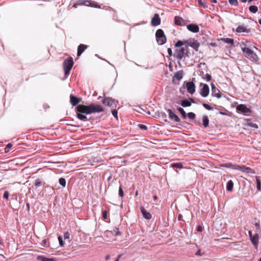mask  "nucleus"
<instances>
[{"instance_id": "obj_49", "label": "nucleus", "mask_w": 261, "mask_h": 261, "mask_svg": "<svg viewBox=\"0 0 261 261\" xmlns=\"http://www.w3.org/2000/svg\"><path fill=\"white\" fill-rule=\"evenodd\" d=\"M102 218L104 220L107 219V212L106 211L102 212Z\"/></svg>"}, {"instance_id": "obj_39", "label": "nucleus", "mask_w": 261, "mask_h": 261, "mask_svg": "<svg viewBox=\"0 0 261 261\" xmlns=\"http://www.w3.org/2000/svg\"><path fill=\"white\" fill-rule=\"evenodd\" d=\"M64 240L70 242V233L68 232H66L64 234Z\"/></svg>"}, {"instance_id": "obj_32", "label": "nucleus", "mask_w": 261, "mask_h": 261, "mask_svg": "<svg viewBox=\"0 0 261 261\" xmlns=\"http://www.w3.org/2000/svg\"><path fill=\"white\" fill-rule=\"evenodd\" d=\"M177 110L181 114L182 118L184 119H186L187 115H186V113L185 111H184V110L181 108H178Z\"/></svg>"}, {"instance_id": "obj_18", "label": "nucleus", "mask_w": 261, "mask_h": 261, "mask_svg": "<svg viewBox=\"0 0 261 261\" xmlns=\"http://www.w3.org/2000/svg\"><path fill=\"white\" fill-rule=\"evenodd\" d=\"M82 100L81 98H77L72 94L70 96V101L73 106L77 105Z\"/></svg>"}, {"instance_id": "obj_1", "label": "nucleus", "mask_w": 261, "mask_h": 261, "mask_svg": "<svg viewBox=\"0 0 261 261\" xmlns=\"http://www.w3.org/2000/svg\"><path fill=\"white\" fill-rule=\"evenodd\" d=\"M103 111L101 106L95 103H92L89 106L79 105L75 108L77 118L83 121L88 120L87 116L83 114L88 115L101 112Z\"/></svg>"}, {"instance_id": "obj_5", "label": "nucleus", "mask_w": 261, "mask_h": 261, "mask_svg": "<svg viewBox=\"0 0 261 261\" xmlns=\"http://www.w3.org/2000/svg\"><path fill=\"white\" fill-rule=\"evenodd\" d=\"M156 41L159 45H163L166 42V37L162 29H158L155 33Z\"/></svg>"}, {"instance_id": "obj_36", "label": "nucleus", "mask_w": 261, "mask_h": 261, "mask_svg": "<svg viewBox=\"0 0 261 261\" xmlns=\"http://www.w3.org/2000/svg\"><path fill=\"white\" fill-rule=\"evenodd\" d=\"M59 183L63 187H65L66 186V180L64 178H60L59 179Z\"/></svg>"}, {"instance_id": "obj_3", "label": "nucleus", "mask_w": 261, "mask_h": 261, "mask_svg": "<svg viewBox=\"0 0 261 261\" xmlns=\"http://www.w3.org/2000/svg\"><path fill=\"white\" fill-rule=\"evenodd\" d=\"M73 64L74 62L71 57H69L64 61L63 66L65 75H68L70 74Z\"/></svg>"}, {"instance_id": "obj_25", "label": "nucleus", "mask_w": 261, "mask_h": 261, "mask_svg": "<svg viewBox=\"0 0 261 261\" xmlns=\"http://www.w3.org/2000/svg\"><path fill=\"white\" fill-rule=\"evenodd\" d=\"M218 40H221L223 42H224V43H227V44H230L231 45H234V40H233V39H231V38H222L218 39Z\"/></svg>"}, {"instance_id": "obj_30", "label": "nucleus", "mask_w": 261, "mask_h": 261, "mask_svg": "<svg viewBox=\"0 0 261 261\" xmlns=\"http://www.w3.org/2000/svg\"><path fill=\"white\" fill-rule=\"evenodd\" d=\"M209 119L206 116H205L203 118V125L204 127H206L208 126Z\"/></svg>"}, {"instance_id": "obj_60", "label": "nucleus", "mask_w": 261, "mask_h": 261, "mask_svg": "<svg viewBox=\"0 0 261 261\" xmlns=\"http://www.w3.org/2000/svg\"><path fill=\"white\" fill-rule=\"evenodd\" d=\"M220 114L222 115H226V113H224V112H220L219 113Z\"/></svg>"}, {"instance_id": "obj_54", "label": "nucleus", "mask_w": 261, "mask_h": 261, "mask_svg": "<svg viewBox=\"0 0 261 261\" xmlns=\"http://www.w3.org/2000/svg\"><path fill=\"white\" fill-rule=\"evenodd\" d=\"M12 146V144L11 143H8L7 146H6V147L5 148V150H6V149H9Z\"/></svg>"}, {"instance_id": "obj_6", "label": "nucleus", "mask_w": 261, "mask_h": 261, "mask_svg": "<svg viewBox=\"0 0 261 261\" xmlns=\"http://www.w3.org/2000/svg\"><path fill=\"white\" fill-rule=\"evenodd\" d=\"M76 5H85L99 9L100 8V5H99L96 2L91 0H80L74 5V7H76Z\"/></svg>"}, {"instance_id": "obj_29", "label": "nucleus", "mask_w": 261, "mask_h": 261, "mask_svg": "<svg viewBox=\"0 0 261 261\" xmlns=\"http://www.w3.org/2000/svg\"><path fill=\"white\" fill-rule=\"evenodd\" d=\"M171 167L172 168H176L179 169L183 168V165L181 163H174L171 164Z\"/></svg>"}, {"instance_id": "obj_11", "label": "nucleus", "mask_w": 261, "mask_h": 261, "mask_svg": "<svg viewBox=\"0 0 261 261\" xmlns=\"http://www.w3.org/2000/svg\"><path fill=\"white\" fill-rule=\"evenodd\" d=\"M192 41V39H190L189 40L181 41L178 40L175 44V47H180L184 45H186L187 46H190V44Z\"/></svg>"}, {"instance_id": "obj_20", "label": "nucleus", "mask_w": 261, "mask_h": 261, "mask_svg": "<svg viewBox=\"0 0 261 261\" xmlns=\"http://www.w3.org/2000/svg\"><path fill=\"white\" fill-rule=\"evenodd\" d=\"M88 47V46L85 44H81L77 47V57H80L82 53Z\"/></svg>"}, {"instance_id": "obj_24", "label": "nucleus", "mask_w": 261, "mask_h": 261, "mask_svg": "<svg viewBox=\"0 0 261 261\" xmlns=\"http://www.w3.org/2000/svg\"><path fill=\"white\" fill-rule=\"evenodd\" d=\"M37 259L40 261H56V259L54 258H48L42 255L37 256Z\"/></svg>"}, {"instance_id": "obj_52", "label": "nucleus", "mask_w": 261, "mask_h": 261, "mask_svg": "<svg viewBox=\"0 0 261 261\" xmlns=\"http://www.w3.org/2000/svg\"><path fill=\"white\" fill-rule=\"evenodd\" d=\"M114 232L115 233L116 235H120V232L119 231L118 229L117 228H116L114 230Z\"/></svg>"}, {"instance_id": "obj_17", "label": "nucleus", "mask_w": 261, "mask_h": 261, "mask_svg": "<svg viewBox=\"0 0 261 261\" xmlns=\"http://www.w3.org/2000/svg\"><path fill=\"white\" fill-rule=\"evenodd\" d=\"M187 29L193 33H198L199 31V27L194 23H191L187 25Z\"/></svg>"}, {"instance_id": "obj_2", "label": "nucleus", "mask_w": 261, "mask_h": 261, "mask_svg": "<svg viewBox=\"0 0 261 261\" xmlns=\"http://www.w3.org/2000/svg\"><path fill=\"white\" fill-rule=\"evenodd\" d=\"M241 48L243 55L252 61H257L258 57L256 54L250 48L247 47L246 44L242 42L240 44Z\"/></svg>"}, {"instance_id": "obj_37", "label": "nucleus", "mask_w": 261, "mask_h": 261, "mask_svg": "<svg viewBox=\"0 0 261 261\" xmlns=\"http://www.w3.org/2000/svg\"><path fill=\"white\" fill-rule=\"evenodd\" d=\"M187 116L190 119H195L196 115L193 112H189L187 114Z\"/></svg>"}, {"instance_id": "obj_48", "label": "nucleus", "mask_w": 261, "mask_h": 261, "mask_svg": "<svg viewBox=\"0 0 261 261\" xmlns=\"http://www.w3.org/2000/svg\"><path fill=\"white\" fill-rule=\"evenodd\" d=\"M58 240H59L60 246L63 247L64 246V243H63V241L62 237L61 236H59L58 237Z\"/></svg>"}, {"instance_id": "obj_10", "label": "nucleus", "mask_w": 261, "mask_h": 261, "mask_svg": "<svg viewBox=\"0 0 261 261\" xmlns=\"http://www.w3.org/2000/svg\"><path fill=\"white\" fill-rule=\"evenodd\" d=\"M174 24L178 26H185L187 24L188 21L185 20L180 16H175L174 18Z\"/></svg>"}, {"instance_id": "obj_43", "label": "nucleus", "mask_w": 261, "mask_h": 261, "mask_svg": "<svg viewBox=\"0 0 261 261\" xmlns=\"http://www.w3.org/2000/svg\"><path fill=\"white\" fill-rule=\"evenodd\" d=\"M203 78L206 80L207 81H210L211 80L212 76L210 74L206 73L204 76H203Z\"/></svg>"}, {"instance_id": "obj_51", "label": "nucleus", "mask_w": 261, "mask_h": 261, "mask_svg": "<svg viewBox=\"0 0 261 261\" xmlns=\"http://www.w3.org/2000/svg\"><path fill=\"white\" fill-rule=\"evenodd\" d=\"M167 51L169 56H172L173 55L172 50L171 48H168L167 49Z\"/></svg>"}, {"instance_id": "obj_56", "label": "nucleus", "mask_w": 261, "mask_h": 261, "mask_svg": "<svg viewBox=\"0 0 261 261\" xmlns=\"http://www.w3.org/2000/svg\"><path fill=\"white\" fill-rule=\"evenodd\" d=\"M248 233H249V236L250 239H251L253 236L252 235L251 231H250V230L249 231Z\"/></svg>"}, {"instance_id": "obj_22", "label": "nucleus", "mask_w": 261, "mask_h": 261, "mask_svg": "<svg viewBox=\"0 0 261 261\" xmlns=\"http://www.w3.org/2000/svg\"><path fill=\"white\" fill-rule=\"evenodd\" d=\"M190 46L195 49L196 51H198L200 46V43L194 39H192Z\"/></svg>"}, {"instance_id": "obj_41", "label": "nucleus", "mask_w": 261, "mask_h": 261, "mask_svg": "<svg viewBox=\"0 0 261 261\" xmlns=\"http://www.w3.org/2000/svg\"><path fill=\"white\" fill-rule=\"evenodd\" d=\"M202 105L206 110H213V108L210 105H209L208 104L203 103Z\"/></svg>"}, {"instance_id": "obj_7", "label": "nucleus", "mask_w": 261, "mask_h": 261, "mask_svg": "<svg viewBox=\"0 0 261 261\" xmlns=\"http://www.w3.org/2000/svg\"><path fill=\"white\" fill-rule=\"evenodd\" d=\"M184 71L182 70L178 71L174 73L172 79V83L174 85H178L179 81L182 79Z\"/></svg>"}, {"instance_id": "obj_45", "label": "nucleus", "mask_w": 261, "mask_h": 261, "mask_svg": "<svg viewBox=\"0 0 261 261\" xmlns=\"http://www.w3.org/2000/svg\"><path fill=\"white\" fill-rule=\"evenodd\" d=\"M138 126L140 129L143 130H147V127L144 124H139Z\"/></svg>"}, {"instance_id": "obj_57", "label": "nucleus", "mask_w": 261, "mask_h": 261, "mask_svg": "<svg viewBox=\"0 0 261 261\" xmlns=\"http://www.w3.org/2000/svg\"><path fill=\"white\" fill-rule=\"evenodd\" d=\"M120 256H121V255L119 254L114 261H119V258H120Z\"/></svg>"}, {"instance_id": "obj_4", "label": "nucleus", "mask_w": 261, "mask_h": 261, "mask_svg": "<svg viewBox=\"0 0 261 261\" xmlns=\"http://www.w3.org/2000/svg\"><path fill=\"white\" fill-rule=\"evenodd\" d=\"M188 53L189 52L187 49H186L184 47H181L175 49L174 56L178 60V64L180 65V61L186 56L188 57Z\"/></svg>"}, {"instance_id": "obj_46", "label": "nucleus", "mask_w": 261, "mask_h": 261, "mask_svg": "<svg viewBox=\"0 0 261 261\" xmlns=\"http://www.w3.org/2000/svg\"><path fill=\"white\" fill-rule=\"evenodd\" d=\"M112 114L117 119H118V116H117V110H113L112 111Z\"/></svg>"}, {"instance_id": "obj_12", "label": "nucleus", "mask_w": 261, "mask_h": 261, "mask_svg": "<svg viewBox=\"0 0 261 261\" xmlns=\"http://www.w3.org/2000/svg\"><path fill=\"white\" fill-rule=\"evenodd\" d=\"M187 91L190 94H193L195 92V84L192 82H188L186 83Z\"/></svg>"}, {"instance_id": "obj_53", "label": "nucleus", "mask_w": 261, "mask_h": 261, "mask_svg": "<svg viewBox=\"0 0 261 261\" xmlns=\"http://www.w3.org/2000/svg\"><path fill=\"white\" fill-rule=\"evenodd\" d=\"M197 230L198 231H200V232H201L202 230H203V228L202 226H201L200 225H199L198 226L197 228Z\"/></svg>"}, {"instance_id": "obj_44", "label": "nucleus", "mask_w": 261, "mask_h": 261, "mask_svg": "<svg viewBox=\"0 0 261 261\" xmlns=\"http://www.w3.org/2000/svg\"><path fill=\"white\" fill-rule=\"evenodd\" d=\"M119 195L121 197L124 196V193L121 186H120L119 188Z\"/></svg>"}, {"instance_id": "obj_16", "label": "nucleus", "mask_w": 261, "mask_h": 261, "mask_svg": "<svg viewBox=\"0 0 261 261\" xmlns=\"http://www.w3.org/2000/svg\"><path fill=\"white\" fill-rule=\"evenodd\" d=\"M161 23V18L158 14H155L151 19V24L153 26H157Z\"/></svg>"}, {"instance_id": "obj_42", "label": "nucleus", "mask_w": 261, "mask_h": 261, "mask_svg": "<svg viewBox=\"0 0 261 261\" xmlns=\"http://www.w3.org/2000/svg\"><path fill=\"white\" fill-rule=\"evenodd\" d=\"M254 225L256 227V232H260L261 231V229H260L259 223L258 222H255L254 223Z\"/></svg>"}, {"instance_id": "obj_26", "label": "nucleus", "mask_w": 261, "mask_h": 261, "mask_svg": "<svg viewBox=\"0 0 261 261\" xmlns=\"http://www.w3.org/2000/svg\"><path fill=\"white\" fill-rule=\"evenodd\" d=\"M236 32L238 33H243V32H247L248 31L244 25H239L236 29Z\"/></svg>"}, {"instance_id": "obj_40", "label": "nucleus", "mask_w": 261, "mask_h": 261, "mask_svg": "<svg viewBox=\"0 0 261 261\" xmlns=\"http://www.w3.org/2000/svg\"><path fill=\"white\" fill-rule=\"evenodd\" d=\"M229 3L233 6H238V0H229Z\"/></svg>"}, {"instance_id": "obj_15", "label": "nucleus", "mask_w": 261, "mask_h": 261, "mask_svg": "<svg viewBox=\"0 0 261 261\" xmlns=\"http://www.w3.org/2000/svg\"><path fill=\"white\" fill-rule=\"evenodd\" d=\"M234 169L240 170L242 172L246 173H253L252 169H251L250 167H246L245 166H240L239 165H237L236 168H234Z\"/></svg>"}, {"instance_id": "obj_55", "label": "nucleus", "mask_w": 261, "mask_h": 261, "mask_svg": "<svg viewBox=\"0 0 261 261\" xmlns=\"http://www.w3.org/2000/svg\"><path fill=\"white\" fill-rule=\"evenodd\" d=\"M210 45L213 47H216L217 46V43L215 42H211L210 43Z\"/></svg>"}, {"instance_id": "obj_9", "label": "nucleus", "mask_w": 261, "mask_h": 261, "mask_svg": "<svg viewBox=\"0 0 261 261\" xmlns=\"http://www.w3.org/2000/svg\"><path fill=\"white\" fill-rule=\"evenodd\" d=\"M211 85L212 87V95L217 98H220L222 97L223 94L220 91L215 87V85L213 83H212Z\"/></svg>"}, {"instance_id": "obj_13", "label": "nucleus", "mask_w": 261, "mask_h": 261, "mask_svg": "<svg viewBox=\"0 0 261 261\" xmlns=\"http://www.w3.org/2000/svg\"><path fill=\"white\" fill-rule=\"evenodd\" d=\"M209 92L210 90L207 84H203V87L200 92V95L202 96L205 97L208 96Z\"/></svg>"}, {"instance_id": "obj_27", "label": "nucleus", "mask_w": 261, "mask_h": 261, "mask_svg": "<svg viewBox=\"0 0 261 261\" xmlns=\"http://www.w3.org/2000/svg\"><path fill=\"white\" fill-rule=\"evenodd\" d=\"M233 182L231 180H229L226 185V189L228 191H231L233 189Z\"/></svg>"}, {"instance_id": "obj_58", "label": "nucleus", "mask_w": 261, "mask_h": 261, "mask_svg": "<svg viewBox=\"0 0 261 261\" xmlns=\"http://www.w3.org/2000/svg\"><path fill=\"white\" fill-rule=\"evenodd\" d=\"M196 255H199L200 254V250H198L196 252Z\"/></svg>"}, {"instance_id": "obj_19", "label": "nucleus", "mask_w": 261, "mask_h": 261, "mask_svg": "<svg viewBox=\"0 0 261 261\" xmlns=\"http://www.w3.org/2000/svg\"><path fill=\"white\" fill-rule=\"evenodd\" d=\"M140 210L144 218L147 220H150L151 218V214L148 212L143 206H141Z\"/></svg>"}, {"instance_id": "obj_31", "label": "nucleus", "mask_w": 261, "mask_h": 261, "mask_svg": "<svg viewBox=\"0 0 261 261\" xmlns=\"http://www.w3.org/2000/svg\"><path fill=\"white\" fill-rule=\"evenodd\" d=\"M249 10L251 12L253 13H255L258 11V8L256 6H250L249 7Z\"/></svg>"}, {"instance_id": "obj_64", "label": "nucleus", "mask_w": 261, "mask_h": 261, "mask_svg": "<svg viewBox=\"0 0 261 261\" xmlns=\"http://www.w3.org/2000/svg\"><path fill=\"white\" fill-rule=\"evenodd\" d=\"M27 205L28 209H29L30 208V204L29 203H27Z\"/></svg>"}, {"instance_id": "obj_14", "label": "nucleus", "mask_w": 261, "mask_h": 261, "mask_svg": "<svg viewBox=\"0 0 261 261\" xmlns=\"http://www.w3.org/2000/svg\"><path fill=\"white\" fill-rule=\"evenodd\" d=\"M167 111L169 114V117L171 120L177 122H179L180 121V118L171 109H168Z\"/></svg>"}, {"instance_id": "obj_47", "label": "nucleus", "mask_w": 261, "mask_h": 261, "mask_svg": "<svg viewBox=\"0 0 261 261\" xmlns=\"http://www.w3.org/2000/svg\"><path fill=\"white\" fill-rule=\"evenodd\" d=\"M9 193L8 191H5L4 194V196H3V197L5 199H6L7 200L9 198Z\"/></svg>"}, {"instance_id": "obj_21", "label": "nucleus", "mask_w": 261, "mask_h": 261, "mask_svg": "<svg viewBox=\"0 0 261 261\" xmlns=\"http://www.w3.org/2000/svg\"><path fill=\"white\" fill-rule=\"evenodd\" d=\"M102 102L107 106H112L114 103V100L111 97H107L102 99Z\"/></svg>"}, {"instance_id": "obj_28", "label": "nucleus", "mask_w": 261, "mask_h": 261, "mask_svg": "<svg viewBox=\"0 0 261 261\" xmlns=\"http://www.w3.org/2000/svg\"><path fill=\"white\" fill-rule=\"evenodd\" d=\"M180 105L183 107H187L191 106V102L188 100H183L181 101Z\"/></svg>"}, {"instance_id": "obj_50", "label": "nucleus", "mask_w": 261, "mask_h": 261, "mask_svg": "<svg viewBox=\"0 0 261 261\" xmlns=\"http://www.w3.org/2000/svg\"><path fill=\"white\" fill-rule=\"evenodd\" d=\"M198 2V5L200 6H201V7H205V4L202 2V0H197Z\"/></svg>"}, {"instance_id": "obj_23", "label": "nucleus", "mask_w": 261, "mask_h": 261, "mask_svg": "<svg viewBox=\"0 0 261 261\" xmlns=\"http://www.w3.org/2000/svg\"><path fill=\"white\" fill-rule=\"evenodd\" d=\"M258 232H256L251 239V241L252 244L254 245L255 248L257 247V245L258 243V238L259 236L258 234Z\"/></svg>"}, {"instance_id": "obj_8", "label": "nucleus", "mask_w": 261, "mask_h": 261, "mask_svg": "<svg viewBox=\"0 0 261 261\" xmlns=\"http://www.w3.org/2000/svg\"><path fill=\"white\" fill-rule=\"evenodd\" d=\"M236 110L238 112L247 115L251 112L250 109L247 108L245 105L240 104L237 106Z\"/></svg>"}, {"instance_id": "obj_38", "label": "nucleus", "mask_w": 261, "mask_h": 261, "mask_svg": "<svg viewBox=\"0 0 261 261\" xmlns=\"http://www.w3.org/2000/svg\"><path fill=\"white\" fill-rule=\"evenodd\" d=\"M222 166L226 167V168H232V169H234V168H236V165H233L231 163H227V164H226L225 165H222Z\"/></svg>"}, {"instance_id": "obj_63", "label": "nucleus", "mask_w": 261, "mask_h": 261, "mask_svg": "<svg viewBox=\"0 0 261 261\" xmlns=\"http://www.w3.org/2000/svg\"><path fill=\"white\" fill-rule=\"evenodd\" d=\"M242 3H246L248 0H240Z\"/></svg>"}, {"instance_id": "obj_61", "label": "nucleus", "mask_w": 261, "mask_h": 261, "mask_svg": "<svg viewBox=\"0 0 261 261\" xmlns=\"http://www.w3.org/2000/svg\"><path fill=\"white\" fill-rule=\"evenodd\" d=\"M190 100L191 102H192L193 103H195V101L193 98H190Z\"/></svg>"}, {"instance_id": "obj_34", "label": "nucleus", "mask_w": 261, "mask_h": 261, "mask_svg": "<svg viewBox=\"0 0 261 261\" xmlns=\"http://www.w3.org/2000/svg\"><path fill=\"white\" fill-rule=\"evenodd\" d=\"M34 185L36 187H40L42 185V181L41 179L37 178L34 183Z\"/></svg>"}, {"instance_id": "obj_62", "label": "nucleus", "mask_w": 261, "mask_h": 261, "mask_svg": "<svg viewBox=\"0 0 261 261\" xmlns=\"http://www.w3.org/2000/svg\"><path fill=\"white\" fill-rule=\"evenodd\" d=\"M153 198L154 200H156L157 199V196L156 195L153 196Z\"/></svg>"}, {"instance_id": "obj_35", "label": "nucleus", "mask_w": 261, "mask_h": 261, "mask_svg": "<svg viewBox=\"0 0 261 261\" xmlns=\"http://www.w3.org/2000/svg\"><path fill=\"white\" fill-rule=\"evenodd\" d=\"M256 187L258 191H260V180L258 177H256Z\"/></svg>"}, {"instance_id": "obj_59", "label": "nucleus", "mask_w": 261, "mask_h": 261, "mask_svg": "<svg viewBox=\"0 0 261 261\" xmlns=\"http://www.w3.org/2000/svg\"><path fill=\"white\" fill-rule=\"evenodd\" d=\"M110 257V255H107L106 256V259L107 260H108V259H109Z\"/></svg>"}, {"instance_id": "obj_33", "label": "nucleus", "mask_w": 261, "mask_h": 261, "mask_svg": "<svg viewBox=\"0 0 261 261\" xmlns=\"http://www.w3.org/2000/svg\"><path fill=\"white\" fill-rule=\"evenodd\" d=\"M247 124H248V125L250 126L251 127H253L254 128H258L257 125L255 123H254L253 122H251L250 120H247Z\"/></svg>"}]
</instances>
